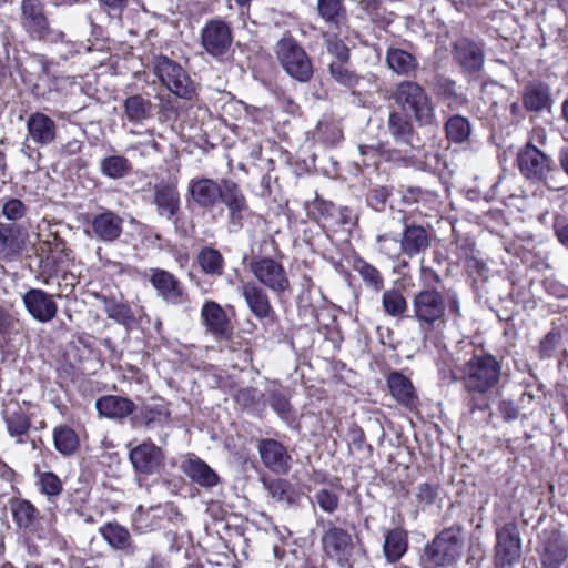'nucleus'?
<instances>
[{
    "mask_svg": "<svg viewBox=\"0 0 568 568\" xmlns=\"http://www.w3.org/2000/svg\"><path fill=\"white\" fill-rule=\"evenodd\" d=\"M20 23L32 40L58 43L63 42L65 33L50 27L44 4L40 0H22Z\"/></svg>",
    "mask_w": 568,
    "mask_h": 568,
    "instance_id": "obj_6",
    "label": "nucleus"
},
{
    "mask_svg": "<svg viewBox=\"0 0 568 568\" xmlns=\"http://www.w3.org/2000/svg\"><path fill=\"white\" fill-rule=\"evenodd\" d=\"M498 412L505 422L516 420L519 416L518 406L510 399L500 400Z\"/></svg>",
    "mask_w": 568,
    "mask_h": 568,
    "instance_id": "obj_62",
    "label": "nucleus"
},
{
    "mask_svg": "<svg viewBox=\"0 0 568 568\" xmlns=\"http://www.w3.org/2000/svg\"><path fill=\"white\" fill-rule=\"evenodd\" d=\"M445 133L449 142L460 144L469 140L471 124L466 116L455 114L445 122Z\"/></svg>",
    "mask_w": 568,
    "mask_h": 568,
    "instance_id": "obj_39",
    "label": "nucleus"
},
{
    "mask_svg": "<svg viewBox=\"0 0 568 568\" xmlns=\"http://www.w3.org/2000/svg\"><path fill=\"white\" fill-rule=\"evenodd\" d=\"M317 10L328 26L338 31L347 29V12L343 0H317Z\"/></svg>",
    "mask_w": 568,
    "mask_h": 568,
    "instance_id": "obj_35",
    "label": "nucleus"
},
{
    "mask_svg": "<svg viewBox=\"0 0 568 568\" xmlns=\"http://www.w3.org/2000/svg\"><path fill=\"white\" fill-rule=\"evenodd\" d=\"M517 164L520 173L527 180L541 182L549 190L562 189L555 179V174L558 173L555 162L531 142H527L518 151Z\"/></svg>",
    "mask_w": 568,
    "mask_h": 568,
    "instance_id": "obj_5",
    "label": "nucleus"
},
{
    "mask_svg": "<svg viewBox=\"0 0 568 568\" xmlns=\"http://www.w3.org/2000/svg\"><path fill=\"white\" fill-rule=\"evenodd\" d=\"M53 439L57 450L63 455L73 454L79 446L77 433L67 426L55 428Z\"/></svg>",
    "mask_w": 568,
    "mask_h": 568,
    "instance_id": "obj_47",
    "label": "nucleus"
},
{
    "mask_svg": "<svg viewBox=\"0 0 568 568\" xmlns=\"http://www.w3.org/2000/svg\"><path fill=\"white\" fill-rule=\"evenodd\" d=\"M28 138L38 145L51 144L57 136V124L47 114L34 112L27 120Z\"/></svg>",
    "mask_w": 568,
    "mask_h": 568,
    "instance_id": "obj_26",
    "label": "nucleus"
},
{
    "mask_svg": "<svg viewBox=\"0 0 568 568\" xmlns=\"http://www.w3.org/2000/svg\"><path fill=\"white\" fill-rule=\"evenodd\" d=\"M99 532L103 540L114 550L123 551L126 555L135 552V546L130 531L119 523H105L99 528Z\"/></svg>",
    "mask_w": 568,
    "mask_h": 568,
    "instance_id": "obj_30",
    "label": "nucleus"
},
{
    "mask_svg": "<svg viewBox=\"0 0 568 568\" xmlns=\"http://www.w3.org/2000/svg\"><path fill=\"white\" fill-rule=\"evenodd\" d=\"M95 408L99 414L111 418L122 419L131 415L135 408L134 403L125 397L109 395L99 398L95 402Z\"/></svg>",
    "mask_w": 568,
    "mask_h": 568,
    "instance_id": "obj_31",
    "label": "nucleus"
},
{
    "mask_svg": "<svg viewBox=\"0 0 568 568\" xmlns=\"http://www.w3.org/2000/svg\"><path fill=\"white\" fill-rule=\"evenodd\" d=\"M387 199V190L385 187H377L371 191L368 195V203L374 210L382 211L385 206Z\"/></svg>",
    "mask_w": 568,
    "mask_h": 568,
    "instance_id": "obj_63",
    "label": "nucleus"
},
{
    "mask_svg": "<svg viewBox=\"0 0 568 568\" xmlns=\"http://www.w3.org/2000/svg\"><path fill=\"white\" fill-rule=\"evenodd\" d=\"M407 532L402 528H394L385 534L383 550L389 562L398 561L407 551Z\"/></svg>",
    "mask_w": 568,
    "mask_h": 568,
    "instance_id": "obj_37",
    "label": "nucleus"
},
{
    "mask_svg": "<svg viewBox=\"0 0 568 568\" xmlns=\"http://www.w3.org/2000/svg\"><path fill=\"white\" fill-rule=\"evenodd\" d=\"M26 205L19 199H10L3 204L2 214L10 221H17L24 216Z\"/></svg>",
    "mask_w": 568,
    "mask_h": 568,
    "instance_id": "obj_57",
    "label": "nucleus"
},
{
    "mask_svg": "<svg viewBox=\"0 0 568 568\" xmlns=\"http://www.w3.org/2000/svg\"><path fill=\"white\" fill-rule=\"evenodd\" d=\"M568 558V540L560 534L551 531L544 541L540 560L545 568H558Z\"/></svg>",
    "mask_w": 568,
    "mask_h": 568,
    "instance_id": "obj_28",
    "label": "nucleus"
},
{
    "mask_svg": "<svg viewBox=\"0 0 568 568\" xmlns=\"http://www.w3.org/2000/svg\"><path fill=\"white\" fill-rule=\"evenodd\" d=\"M154 74L176 97L190 100L195 93V88L183 68L165 55H156L152 60Z\"/></svg>",
    "mask_w": 568,
    "mask_h": 568,
    "instance_id": "obj_9",
    "label": "nucleus"
},
{
    "mask_svg": "<svg viewBox=\"0 0 568 568\" xmlns=\"http://www.w3.org/2000/svg\"><path fill=\"white\" fill-rule=\"evenodd\" d=\"M341 490L342 486L337 488H321L314 495L315 501L323 511L333 514L339 506Z\"/></svg>",
    "mask_w": 568,
    "mask_h": 568,
    "instance_id": "obj_50",
    "label": "nucleus"
},
{
    "mask_svg": "<svg viewBox=\"0 0 568 568\" xmlns=\"http://www.w3.org/2000/svg\"><path fill=\"white\" fill-rule=\"evenodd\" d=\"M554 234L557 241L568 250V223L559 222L556 219L554 222Z\"/></svg>",
    "mask_w": 568,
    "mask_h": 568,
    "instance_id": "obj_64",
    "label": "nucleus"
},
{
    "mask_svg": "<svg viewBox=\"0 0 568 568\" xmlns=\"http://www.w3.org/2000/svg\"><path fill=\"white\" fill-rule=\"evenodd\" d=\"M42 245L53 255L57 264H63L72 260V251L67 246L65 241L55 233L50 234Z\"/></svg>",
    "mask_w": 568,
    "mask_h": 568,
    "instance_id": "obj_49",
    "label": "nucleus"
},
{
    "mask_svg": "<svg viewBox=\"0 0 568 568\" xmlns=\"http://www.w3.org/2000/svg\"><path fill=\"white\" fill-rule=\"evenodd\" d=\"M10 510L16 525L28 532L36 531L39 524V510L27 499H13Z\"/></svg>",
    "mask_w": 568,
    "mask_h": 568,
    "instance_id": "obj_32",
    "label": "nucleus"
},
{
    "mask_svg": "<svg viewBox=\"0 0 568 568\" xmlns=\"http://www.w3.org/2000/svg\"><path fill=\"white\" fill-rule=\"evenodd\" d=\"M263 465L273 473L284 475L288 473L292 464V456L285 446L271 438L261 439L257 444Z\"/></svg>",
    "mask_w": 568,
    "mask_h": 568,
    "instance_id": "obj_16",
    "label": "nucleus"
},
{
    "mask_svg": "<svg viewBox=\"0 0 568 568\" xmlns=\"http://www.w3.org/2000/svg\"><path fill=\"white\" fill-rule=\"evenodd\" d=\"M100 170L110 179H121L131 171V163L125 156L111 155L101 161Z\"/></svg>",
    "mask_w": 568,
    "mask_h": 568,
    "instance_id": "obj_46",
    "label": "nucleus"
},
{
    "mask_svg": "<svg viewBox=\"0 0 568 568\" xmlns=\"http://www.w3.org/2000/svg\"><path fill=\"white\" fill-rule=\"evenodd\" d=\"M104 311L109 318L116 323L130 326L135 322V316L129 305L118 302H108Z\"/></svg>",
    "mask_w": 568,
    "mask_h": 568,
    "instance_id": "obj_51",
    "label": "nucleus"
},
{
    "mask_svg": "<svg viewBox=\"0 0 568 568\" xmlns=\"http://www.w3.org/2000/svg\"><path fill=\"white\" fill-rule=\"evenodd\" d=\"M8 434L16 438L17 444H24L28 440V432L31 427V419L24 410L13 402L6 404L2 410Z\"/></svg>",
    "mask_w": 568,
    "mask_h": 568,
    "instance_id": "obj_23",
    "label": "nucleus"
},
{
    "mask_svg": "<svg viewBox=\"0 0 568 568\" xmlns=\"http://www.w3.org/2000/svg\"><path fill=\"white\" fill-rule=\"evenodd\" d=\"M152 102L140 94L124 100V114L130 122H142L151 116Z\"/></svg>",
    "mask_w": 568,
    "mask_h": 568,
    "instance_id": "obj_40",
    "label": "nucleus"
},
{
    "mask_svg": "<svg viewBox=\"0 0 568 568\" xmlns=\"http://www.w3.org/2000/svg\"><path fill=\"white\" fill-rule=\"evenodd\" d=\"M496 562L499 566H511L521 555V542L517 525L505 524L496 534Z\"/></svg>",
    "mask_w": 568,
    "mask_h": 568,
    "instance_id": "obj_14",
    "label": "nucleus"
},
{
    "mask_svg": "<svg viewBox=\"0 0 568 568\" xmlns=\"http://www.w3.org/2000/svg\"><path fill=\"white\" fill-rule=\"evenodd\" d=\"M393 99L403 111L412 114L419 126L436 123L433 100L419 83L410 80L399 82L394 89Z\"/></svg>",
    "mask_w": 568,
    "mask_h": 568,
    "instance_id": "obj_4",
    "label": "nucleus"
},
{
    "mask_svg": "<svg viewBox=\"0 0 568 568\" xmlns=\"http://www.w3.org/2000/svg\"><path fill=\"white\" fill-rule=\"evenodd\" d=\"M270 405L278 415H282V416L286 415L291 408L286 396L278 390L271 392Z\"/></svg>",
    "mask_w": 568,
    "mask_h": 568,
    "instance_id": "obj_60",
    "label": "nucleus"
},
{
    "mask_svg": "<svg viewBox=\"0 0 568 568\" xmlns=\"http://www.w3.org/2000/svg\"><path fill=\"white\" fill-rule=\"evenodd\" d=\"M379 251L389 257H397L400 253L398 240L392 234H382L377 237Z\"/></svg>",
    "mask_w": 568,
    "mask_h": 568,
    "instance_id": "obj_56",
    "label": "nucleus"
},
{
    "mask_svg": "<svg viewBox=\"0 0 568 568\" xmlns=\"http://www.w3.org/2000/svg\"><path fill=\"white\" fill-rule=\"evenodd\" d=\"M149 281L158 295L168 303L178 305L183 302V291L173 274L161 268H150Z\"/></svg>",
    "mask_w": 568,
    "mask_h": 568,
    "instance_id": "obj_19",
    "label": "nucleus"
},
{
    "mask_svg": "<svg viewBox=\"0 0 568 568\" xmlns=\"http://www.w3.org/2000/svg\"><path fill=\"white\" fill-rule=\"evenodd\" d=\"M39 485L41 493L49 498L57 497L62 491V481L55 474L51 471L40 474Z\"/></svg>",
    "mask_w": 568,
    "mask_h": 568,
    "instance_id": "obj_54",
    "label": "nucleus"
},
{
    "mask_svg": "<svg viewBox=\"0 0 568 568\" xmlns=\"http://www.w3.org/2000/svg\"><path fill=\"white\" fill-rule=\"evenodd\" d=\"M447 311L460 314V302L455 293L445 296L435 287H423L412 297V318L417 322L423 342L433 341L446 327Z\"/></svg>",
    "mask_w": 568,
    "mask_h": 568,
    "instance_id": "obj_1",
    "label": "nucleus"
},
{
    "mask_svg": "<svg viewBox=\"0 0 568 568\" xmlns=\"http://www.w3.org/2000/svg\"><path fill=\"white\" fill-rule=\"evenodd\" d=\"M28 313L40 323L52 321L58 313V304L53 296L40 288H30L22 296Z\"/></svg>",
    "mask_w": 568,
    "mask_h": 568,
    "instance_id": "obj_15",
    "label": "nucleus"
},
{
    "mask_svg": "<svg viewBox=\"0 0 568 568\" xmlns=\"http://www.w3.org/2000/svg\"><path fill=\"white\" fill-rule=\"evenodd\" d=\"M233 42L230 26L221 19L209 20L201 30V45L214 59L227 54Z\"/></svg>",
    "mask_w": 568,
    "mask_h": 568,
    "instance_id": "obj_11",
    "label": "nucleus"
},
{
    "mask_svg": "<svg viewBox=\"0 0 568 568\" xmlns=\"http://www.w3.org/2000/svg\"><path fill=\"white\" fill-rule=\"evenodd\" d=\"M439 496V485L423 483L417 486L416 498L423 506L433 505Z\"/></svg>",
    "mask_w": 568,
    "mask_h": 568,
    "instance_id": "obj_55",
    "label": "nucleus"
},
{
    "mask_svg": "<svg viewBox=\"0 0 568 568\" xmlns=\"http://www.w3.org/2000/svg\"><path fill=\"white\" fill-rule=\"evenodd\" d=\"M464 547L463 529L452 526L439 532L425 549L427 559L435 566H449L462 555Z\"/></svg>",
    "mask_w": 568,
    "mask_h": 568,
    "instance_id": "obj_8",
    "label": "nucleus"
},
{
    "mask_svg": "<svg viewBox=\"0 0 568 568\" xmlns=\"http://www.w3.org/2000/svg\"><path fill=\"white\" fill-rule=\"evenodd\" d=\"M161 217L171 221L180 210V194L174 184L159 182L153 187V201Z\"/></svg>",
    "mask_w": 568,
    "mask_h": 568,
    "instance_id": "obj_24",
    "label": "nucleus"
},
{
    "mask_svg": "<svg viewBox=\"0 0 568 568\" xmlns=\"http://www.w3.org/2000/svg\"><path fill=\"white\" fill-rule=\"evenodd\" d=\"M201 318L206 332L216 339H227L232 334V326L225 311L214 301H206L201 310Z\"/></svg>",
    "mask_w": 568,
    "mask_h": 568,
    "instance_id": "obj_17",
    "label": "nucleus"
},
{
    "mask_svg": "<svg viewBox=\"0 0 568 568\" xmlns=\"http://www.w3.org/2000/svg\"><path fill=\"white\" fill-rule=\"evenodd\" d=\"M561 341L559 332L550 331L540 343V353L544 357H550Z\"/></svg>",
    "mask_w": 568,
    "mask_h": 568,
    "instance_id": "obj_59",
    "label": "nucleus"
},
{
    "mask_svg": "<svg viewBox=\"0 0 568 568\" xmlns=\"http://www.w3.org/2000/svg\"><path fill=\"white\" fill-rule=\"evenodd\" d=\"M219 200L227 207L230 221L235 225H240L243 213L248 210V205L239 184L230 179L221 180V195Z\"/></svg>",
    "mask_w": 568,
    "mask_h": 568,
    "instance_id": "obj_18",
    "label": "nucleus"
},
{
    "mask_svg": "<svg viewBox=\"0 0 568 568\" xmlns=\"http://www.w3.org/2000/svg\"><path fill=\"white\" fill-rule=\"evenodd\" d=\"M383 311L396 318H402L408 307L407 301L404 295L396 288L387 290L382 295Z\"/></svg>",
    "mask_w": 568,
    "mask_h": 568,
    "instance_id": "obj_43",
    "label": "nucleus"
},
{
    "mask_svg": "<svg viewBox=\"0 0 568 568\" xmlns=\"http://www.w3.org/2000/svg\"><path fill=\"white\" fill-rule=\"evenodd\" d=\"M432 245L429 232L422 225H406L399 241V251L402 254L414 257L425 253Z\"/></svg>",
    "mask_w": 568,
    "mask_h": 568,
    "instance_id": "obj_21",
    "label": "nucleus"
},
{
    "mask_svg": "<svg viewBox=\"0 0 568 568\" xmlns=\"http://www.w3.org/2000/svg\"><path fill=\"white\" fill-rule=\"evenodd\" d=\"M122 229L123 219L110 210H104L91 220V236L102 242L118 240Z\"/></svg>",
    "mask_w": 568,
    "mask_h": 568,
    "instance_id": "obj_20",
    "label": "nucleus"
},
{
    "mask_svg": "<svg viewBox=\"0 0 568 568\" xmlns=\"http://www.w3.org/2000/svg\"><path fill=\"white\" fill-rule=\"evenodd\" d=\"M193 201L203 209L214 207L221 195V182L207 178L193 179L189 184Z\"/></svg>",
    "mask_w": 568,
    "mask_h": 568,
    "instance_id": "obj_29",
    "label": "nucleus"
},
{
    "mask_svg": "<svg viewBox=\"0 0 568 568\" xmlns=\"http://www.w3.org/2000/svg\"><path fill=\"white\" fill-rule=\"evenodd\" d=\"M239 291L246 302L251 313L258 320H264L273 312L267 293L254 282H242Z\"/></svg>",
    "mask_w": 568,
    "mask_h": 568,
    "instance_id": "obj_25",
    "label": "nucleus"
},
{
    "mask_svg": "<svg viewBox=\"0 0 568 568\" xmlns=\"http://www.w3.org/2000/svg\"><path fill=\"white\" fill-rule=\"evenodd\" d=\"M183 473L195 484L211 488L217 485V474L202 459L189 458L182 464Z\"/></svg>",
    "mask_w": 568,
    "mask_h": 568,
    "instance_id": "obj_33",
    "label": "nucleus"
},
{
    "mask_svg": "<svg viewBox=\"0 0 568 568\" xmlns=\"http://www.w3.org/2000/svg\"><path fill=\"white\" fill-rule=\"evenodd\" d=\"M387 386L395 400L404 406H412L417 399L415 388L408 377L394 371L387 376Z\"/></svg>",
    "mask_w": 568,
    "mask_h": 568,
    "instance_id": "obj_34",
    "label": "nucleus"
},
{
    "mask_svg": "<svg viewBox=\"0 0 568 568\" xmlns=\"http://www.w3.org/2000/svg\"><path fill=\"white\" fill-rule=\"evenodd\" d=\"M250 268L255 278L272 292L282 294L290 290V280L280 262L271 257H260L250 263Z\"/></svg>",
    "mask_w": 568,
    "mask_h": 568,
    "instance_id": "obj_12",
    "label": "nucleus"
},
{
    "mask_svg": "<svg viewBox=\"0 0 568 568\" xmlns=\"http://www.w3.org/2000/svg\"><path fill=\"white\" fill-rule=\"evenodd\" d=\"M434 88L439 98L448 101L449 108L463 105L466 102V99L457 92L456 82L449 78L436 77Z\"/></svg>",
    "mask_w": 568,
    "mask_h": 568,
    "instance_id": "obj_44",
    "label": "nucleus"
},
{
    "mask_svg": "<svg viewBox=\"0 0 568 568\" xmlns=\"http://www.w3.org/2000/svg\"><path fill=\"white\" fill-rule=\"evenodd\" d=\"M321 546L324 556L342 567L348 564L354 550L352 535L333 523H328L324 527Z\"/></svg>",
    "mask_w": 568,
    "mask_h": 568,
    "instance_id": "obj_10",
    "label": "nucleus"
},
{
    "mask_svg": "<svg viewBox=\"0 0 568 568\" xmlns=\"http://www.w3.org/2000/svg\"><path fill=\"white\" fill-rule=\"evenodd\" d=\"M139 417L146 427H154L168 423L170 419V412L168 406L160 400L144 404L141 407Z\"/></svg>",
    "mask_w": 568,
    "mask_h": 568,
    "instance_id": "obj_41",
    "label": "nucleus"
},
{
    "mask_svg": "<svg viewBox=\"0 0 568 568\" xmlns=\"http://www.w3.org/2000/svg\"><path fill=\"white\" fill-rule=\"evenodd\" d=\"M354 270L358 272L364 283L375 292H379L384 287V278L381 272L366 261H355Z\"/></svg>",
    "mask_w": 568,
    "mask_h": 568,
    "instance_id": "obj_48",
    "label": "nucleus"
},
{
    "mask_svg": "<svg viewBox=\"0 0 568 568\" xmlns=\"http://www.w3.org/2000/svg\"><path fill=\"white\" fill-rule=\"evenodd\" d=\"M197 262L201 270L209 275L220 276L224 271V258L213 247H204L199 252Z\"/></svg>",
    "mask_w": 568,
    "mask_h": 568,
    "instance_id": "obj_42",
    "label": "nucleus"
},
{
    "mask_svg": "<svg viewBox=\"0 0 568 568\" xmlns=\"http://www.w3.org/2000/svg\"><path fill=\"white\" fill-rule=\"evenodd\" d=\"M236 402L243 407H253L261 399V394L256 388H242L235 396Z\"/></svg>",
    "mask_w": 568,
    "mask_h": 568,
    "instance_id": "obj_58",
    "label": "nucleus"
},
{
    "mask_svg": "<svg viewBox=\"0 0 568 568\" xmlns=\"http://www.w3.org/2000/svg\"><path fill=\"white\" fill-rule=\"evenodd\" d=\"M459 372L465 392L473 396L488 394L501 379V364L490 354L474 355Z\"/></svg>",
    "mask_w": 568,
    "mask_h": 568,
    "instance_id": "obj_3",
    "label": "nucleus"
},
{
    "mask_svg": "<svg viewBox=\"0 0 568 568\" xmlns=\"http://www.w3.org/2000/svg\"><path fill=\"white\" fill-rule=\"evenodd\" d=\"M387 130L393 139L394 146L379 143L376 146L361 145L363 155L369 152H377L388 161H409L414 158V136L415 130L407 114L393 111L388 115Z\"/></svg>",
    "mask_w": 568,
    "mask_h": 568,
    "instance_id": "obj_2",
    "label": "nucleus"
},
{
    "mask_svg": "<svg viewBox=\"0 0 568 568\" xmlns=\"http://www.w3.org/2000/svg\"><path fill=\"white\" fill-rule=\"evenodd\" d=\"M344 63L345 62H332L329 64V73L339 84L349 88L355 87L358 82V78L354 72L348 70Z\"/></svg>",
    "mask_w": 568,
    "mask_h": 568,
    "instance_id": "obj_52",
    "label": "nucleus"
},
{
    "mask_svg": "<svg viewBox=\"0 0 568 568\" xmlns=\"http://www.w3.org/2000/svg\"><path fill=\"white\" fill-rule=\"evenodd\" d=\"M386 63L393 72L402 77H410L418 68L416 58L398 48H389L387 50Z\"/></svg>",
    "mask_w": 568,
    "mask_h": 568,
    "instance_id": "obj_36",
    "label": "nucleus"
},
{
    "mask_svg": "<svg viewBox=\"0 0 568 568\" xmlns=\"http://www.w3.org/2000/svg\"><path fill=\"white\" fill-rule=\"evenodd\" d=\"M27 233L16 224L0 223V261L14 260L24 248Z\"/></svg>",
    "mask_w": 568,
    "mask_h": 568,
    "instance_id": "obj_22",
    "label": "nucleus"
},
{
    "mask_svg": "<svg viewBox=\"0 0 568 568\" xmlns=\"http://www.w3.org/2000/svg\"><path fill=\"white\" fill-rule=\"evenodd\" d=\"M265 487L272 498L277 501L284 503L286 505H294L297 503L298 494L285 479H273L265 484Z\"/></svg>",
    "mask_w": 568,
    "mask_h": 568,
    "instance_id": "obj_45",
    "label": "nucleus"
},
{
    "mask_svg": "<svg viewBox=\"0 0 568 568\" xmlns=\"http://www.w3.org/2000/svg\"><path fill=\"white\" fill-rule=\"evenodd\" d=\"M275 53L281 67L293 79L308 82L313 77V65L306 51L292 37H284L276 43Z\"/></svg>",
    "mask_w": 568,
    "mask_h": 568,
    "instance_id": "obj_7",
    "label": "nucleus"
},
{
    "mask_svg": "<svg viewBox=\"0 0 568 568\" xmlns=\"http://www.w3.org/2000/svg\"><path fill=\"white\" fill-rule=\"evenodd\" d=\"M524 105L529 111H540L550 102V93L547 84L540 81L528 83L524 92Z\"/></svg>",
    "mask_w": 568,
    "mask_h": 568,
    "instance_id": "obj_38",
    "label": "nucleus"
},
{
    "mask_svg": "<svg viewBox=\"0 0 568 568\" xmlns=\"http://www.w3.org/2000/svg\"><path fill=\"white\" fill-rule=\"evenodd\" d=\"M453 58L464 69V71L470 73L479 71L484 63L481 49L466 38L459 39L455 42L453 48Z\"/></svg>",
    "mask_w": 568,
    "mask_h": 568,
    "instance_id": "obj_27",
    "label": "nucleus"
},
{
    "mask_svg": "<svg viewBox=\"0 0 568 568\" xmlns=\"http://www.w3.org/2000/svg\"><path fill=\"white\" fill-rule=\"evenodd\" d=\"M419 281L423 284V287L427 288L439 284L442 282V277L435 270L422 263L419 267Z\"/></svg>",
    "mask_w": 568,
    "mask_h": 568,
    "instance_id": "obj_61",
    "label": "nucleus"
},
{
    "mask_svg": "<svg viewBox=\"0 0 568 568\" xmlns=\"http://www.w3.org/2000/svg\"><path fill=\"white\" fill-rule=\"evenodd\" d=\"M129 459L134 471L144 476L159 474L165 466L162 448L151 440H145L130 449Z\"/></svg>",
    "mask_w": 568,
    "mask_h": 568,
    "instance_id": "obj_13",
    "label": "nucleus"
},
{
    "mask_svg": "<svg viewBox=\"0 0 568 568\" xmlns=\"http://www.w3.org/2000/svg\"><path fill=\"white\" fill-rule=\"evenodd\" d=\"M325 39V43L327 47V51L333 54L337 61L336 62H347L349 59V49L346 44L337 38V36L327 32L323 34Z\"/></svg>",
    "mask_w": 568,
    "mask_h": 568,
    "instance_id": "obj_53",
    "label": "nucleus"
}]
</instances>
